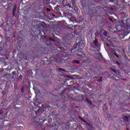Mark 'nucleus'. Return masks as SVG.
I'll use <instances>...</instances> for the list:
<instances>
[{
    "mask_svg": "<svg viewBox=\"0 0 130 130\" xmlns=\"http://www.w3.org/2000/svg\"><path fill=\"white\" fill-rule=\"evenodd\" d=\"M79 46L81 47V49L84 48L85 47V44L82 42H80L79 43Z\"/></svg>",
    "mask_w": 130,
    "mask_h": 130,
    "instance_id": "obj_1",
    "label": "nucleus"
},
{
    "mask_svg": "<svg viewBox=\"0 0 130 130\" xmlns=\"http://www.w3.org/2000/svg\"><path fill=\"white\" fill-rule=\"evenodd\" d=\"M93 44H94V45L95 46L98 47L99 44H98V41L97 40H95L94 41H93Z\"/></svg>",
    "mask_w": 130,
    "mask_h": 130,
    "instance_id": "obj_2",
    "label": "nucleus"
},
{
    "mask_svg": "<svg viewBox=\"0 0 130 130\" xmlns=\"http://www.w3.org/2000/svg\"><path fill=\"white\" fill-rule=\"evenodd\" d=\"M74 63H80V61L79 60H76L73 61Z\"/></svg>",
    "mask_w": 130,
    "mask_h": 130,
    "instance_id": "obj_3",
    "label": "nucleus"
},
{
    "mask_svg": "<svg viewBox=\"0 0 130 130\" xmlns=\"http://www.w3.org/2000/svg\"><path fill=\"white\" fill-rule=\"evenodd\" d=\"M98 82H102V77L98 80Z\"/></svg>",
    "mask_w": 130,
    "mask_h": 130,
    "instance_id": "obj_4",
    "label": "nucleus"
},
{
    "mask_svg": "<svg viewBox=\"0 0 130 130\" xmlns=\"http://www.w3.org/2000/svg\"><path fill=\"white\" fill-rule=\"evenodd\" d=\"M116 63L117 64H118V66H120V63H119V62H118V61H116Z\"/></svg>",
    "mask_w": 130,
    "mask_h": 130,
    "instance_id": "obj_5",
    "label": "nucleus"
},
{
    "mask_svg": "<svg viewBox=\"0 0 130 130\" xmlns=\"http://www.w3.org/2000/svg\"><path fill=\"white\" fill-rule=\"evenodd\" d=\"M16 7H14L13 8V11L16 12Z\"/></svg>",
    "mask_w": 130,
    "mask_h": 130,
    "instance_id": "obj_6",
    "label": "nucleus"
},
{
    "mask_svg": "<svg viewBox=\"0 0 130 130\" xmlns=\"http://www.w3.org/2000/svg\"><path fill=\"white\" fill-rule=\"evenodd\" d=\"M106 117H107V118H110V115H107Z\"/></svg>",
    "mask_w": 130,
    "mask_h": 130,
    "instance_id": "obj_7",
    "label": "nucleus"
},
{
    "mask_svg": "<svg viewBox=\"0 0 130 130\" xmlns=\"http://www.w3.org/2000/svg\"><path fill=\"white\" fill-rule=\"evenodd\" d=\"M125 120V121H128V118L126 117Z\"/></svg>",
    "mask_w": 130,
    "mask_h": 130,
    "instance_id": "obj_8",
    "label": "nucleus"
},
{
    "mask_svg": "<svg viewBox=\"0 0 130 130\" xmlns=\"http://www.w3.org/2000/svg\"><path fill=\"white\" fill-rule=\"evenodd\" d=\"M15 14H16V12L13 11V16H15Z\"/></svg>",
    "mask_w": 130,
    "mask_h": 130,
    "instance_id": "obj_9",
    "label": "nucleus"
},
{
    "mask_svg": "<svg viewBox=\"0 0 130 130\" xmlns=\"http://www.w3.org/2000/svg\"><path fill=\"white\" fill-rule=\"evenodd\" d=\"M81 56L84 58L85 57V55L84 54L81 55Z\"/></svg>",
    "mask_w": 130,
    "mask_h": 130,
    "instance_id": "obj_10",
    "label": "nucleus"
},
{
    "mask_svg": "<svg viewBox=\"0 0 130 130\" xmlns=\"http://www.w3.org/2000/svg\"><path fill=\"white\" fill-rule=\"evenodd\" d=\"M84 122H86V123H87L88 124V125L90 126V124H88V123H87V122H86V121L83 120Z\"/></svg>",
    "mask_w": 130,
    "mask_h": 130,
    "instance_id": "obj_11",
    "label": "nucleus"
},
{
    "mask_svg": "<svg viewBox=\"0 0 130 130\" xmlns=\"http://www.w3.org/2000/svg\"><path fill=\"white\" fill-rule=\"evenodd\" d=\"M121 22L122 24H123V20H121Z\"/></svg>",
    "mask_w": 130,
    "mask_h": 130,
    "instance_id": "obj_12",
    "label": "nucleus"
},
{
    "mask_svg": "<svg viewBox=\"0 0 130 130\" xmlns=\"http://www.w3.org/2000/svg\"><path fill=\"white\" fill-rule=\"evenodd\" d=\"M116 56L117 57H119V56H118V55H116Z\"/></svg>",
    "mask_w": 130,
    "mask_h": 130,
    "instance_id": "obj_13",
    "label": "nucleus"
},
{
    "mask_svg": "<svg viewBox=\"0 0 130 130\" xmlns=\"http://www.w3.org/2000/svg\"><path fill=\"white\" fill-rule=\"evenodd\" d=\"M89 104H91V102H88Z\"/></svg>",
    "mask_w": 130,
    "mask_h": 130,
    "instance_id": "obj_14",
    "label": "nucleus"
},
{
    "mask_svg": "<svg viewBox=\"0 0 130 130\" xmlns=\"http://www.w3.org/2000/svg\"><path fill=\"white\" fill-rule=\"evenodd\" d=\"M68 6H69V8H71V6L70 5H68Z\"/></svg>",
    "mask_w": 130,
    "mask_h": 130,
    "instance_id": "obj_15",
    "label": "nucleus"
},
{
    "mask_svg": "<svg viewBox=\"0 0 130 130\" xmlns=\"http://www.w3.org/2000/svg\"><path fill=\"white\" fill-rule=\"evenodd\" d=\"M70 22H72V20H70Z\"/></svg>",
    "mask_w": 130,
    "mask_h": 130,
    "instance_id": "obj_16",
    "label": "nucleus"
},
{
    "mask_svg": "<svg viewBox=\"0 0 130 130\" xmlns=\"http://www.w3.org/2000/svg\"><path fill=\"white\" fill-rule=\"evenodd\" d=\"M126 129L128 130V129L127 128H126Z\"/></svg>",
    "mask_w": 130,
    "mask_h": 130,
    "instance_id": "obj_17",
    "label": "nucleus"
}]
</instances>
